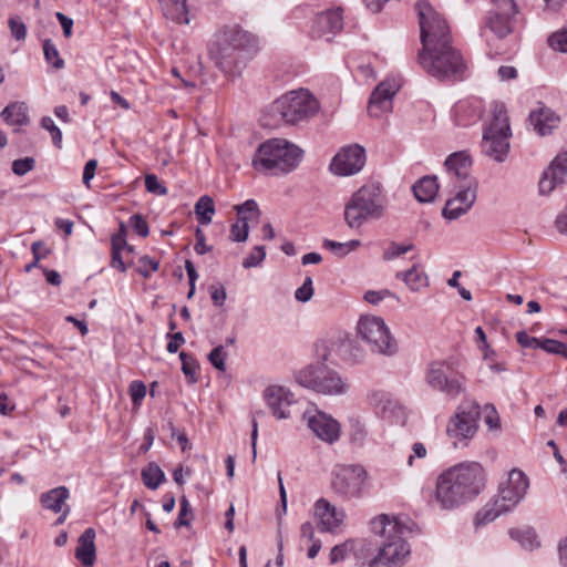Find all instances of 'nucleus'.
I'll return each mask as SVG.
<instances>
[{"label": "nucleus", "mask_w": 567, "mask_h": 567, "mask_svg": "<svg viewBox=\"0 0 567 567\" xmlns=\"http://www.w3.org/2000/svg\"><path fill=\"white\" fill-rule=\"evenodd\" d=\"M485 487V472L477 462H463L436 480L434 497L442 509H454L474 499Z\"/></svg>", "instance_id": "f257e3e1"}, {"label": "nucleus", "mask_w": 567, "mask_h": 567, "mask_svg": "<svg viewBox=\"0 0 567 567\" xmlns=\"http://www.w3.org/2000/svg\"><path fill=\"white\" fill-rule=\"evenodd\" d=\"M258 50L254 34L237 25L224 28L210 49L215 65L226 75H237Z\"/></svg>", "instance_id": "f03ea898"}, {"label": "nucleus", "mask_w": 567, "mask_h": 567, "mask_svg": "<svg viewBox=\"0 0 567 567\" xmlns=\"http://www.w3.org/2000/svg\"><path fill=\"white\" fill-rule=\"evenodd\" d=\"M371 532L383 538L379 550L371 559L364 557L362 565L369 567H401L409 557L410 546L403 535L406 527L396 517L381 514L370 523Z\"/></svg>", "instance_id": "7ed1b4c3"}, {"label": "nucleus", "mask_w": 567, "mask_h": 567, "mask_svg": "<svg viewBox=\"0 0 567 567\" xmlns=\"http://www.w3.org/2000/svg\"><path fill=\"white\" fill-rule=\"evenodd\" d=\"M302 157V150L286 140L272 138L262 143L254 158L252 166L261 173L288 174L296 169Z\"/></svg>", "instance_id": "20e7f679"}, {"label": "nucleus", "mask_w": 567, "mask_h": 567, "mask_svg": "<svg viewBox=\"0 0 567 567\" xmlns=\"http://www.w3.org/2000/svg\"><path fill=\"white\" fill-rule=\"evenodd\" d=\"M385 198L382 187L378 183H369L352 194L344 205L346 224L354 229L360 228L370 219L383 216Z\"/></svg>", "instance_id": "39448f33"}, {"label": "nucleus", "mask_w": 567, "mask_h": 567, "mask_svg": "<svg viewBox=\"0 0 567 567\" xmlns=\"http://www.w3.org/2000/svg\"><path fill=\"white\" fill-rule=\"evenodd\" d=\"M419 63L439 81L462 80L466 69L463 56L452 44L423 49Z\"/></svg>", "instance_id": "423d86ee"}, {"label": "nucleus", "mask_w": 567, "mask_h": 567, "mask_svg": "<svg viewBox=\"0 0 567 567\" xmlns=\"http://www.w3.org/2000/svg\"><path fill=\"white\" fill-rule=\"evenodd\" d=\"M529 487L527 475L519 470H512L505 483L499 485L498 495L477 514L480 524L493 522L499 515L513 511L524 498Z\"/></svg>", "instance_id": "0eeeda50"}, {"label": "nucleus", "mask_w": 567, "mask_h": 567, "mask_svg": "<svg viewBox=\"0 0 567 567\" xmlns=\"http://www.w3.org/2000/svg\"><path fill=\"white\" fill-rule=\"evenodd\" d=\"M458 360L450 357L427 364L425 383L450 400H455L466 391V377L458 370Z\"/></svg>", "instance_id": "6e6552de"}, {"label": "nucleus", "mask_w": 567, "mask_h": 567, "mask_svg": "<svg viewBox=\"0 0 567 567\" xmlns=\"http://www.w3.org/2000/svg\"><path fill=\"white\" fill-rule=\"evenodd\" d=\"M316 97L306 89L282 94L271 104V112L287 124H297L308 120L318 111Z\"/></svg>", "instance_id": "1a4fd4ad"}, {"label": "nucleus", "mask_w": 567, "mask_h": 567, "mask_svg": "<svg viewBox=\"0 0 567 567\" xmlns=\"http://www.w3.org/2000/svg\"><path fill=\"white\" fill-rule=\"evenodd\" d=\"M415 8L423 49L452 44L450 27L445 18L425 0L417 1Z\"/></svg>", "instance_id": "9d476101"}, {"label": "nucleus", "mask_w": 567, "mask_h": 567, "mask_svg": "<svg viewBox=\"0 0 567 567\" xmlns=\"http://www.w3.org/2000/svg\"><path fill=\"white\" fill-rule=\"evenodd\" d=\"M481 406L473 400H463L455 414L450 419L446 434L455 447H464L475 436L478 430Z\"/></svg>", "instance_id": "9b49d317"}, {"label": "nucleus", "mask_w": 567, "mask_h": 567, "mask_svg": "<svg viewBox=\"0 0 567 567\" xmlns=\"http://www.w3.org/2000/svg\"><path fill=\"white\" fill-rule=\"evenodd\" d=\"M357 330L371 352L386 357L398 352V343L382 318L362 317L358 322Z\"/></svg>", "instance_id": "f8f14e48"}, {"label": "nucleus", "mask_w": 567, "mask_h": 567, "mask_svg": "<svg viewBox=\"0 0 567 567\" xmlns=\"http://www.w3.org/2000/svg\"><path fill=\"white\" fill-rule=\"evenodd\" d=\"M296 380L301 386L326 395L343 394L348 389L338 372L320 365L302 369Z\"/></svg>", "instance_id": "ddd939ff"}, {"label": "nucleus", "mask_w": 567, "mask_h": 567, "mask_svg": "<svg viewBox=\"0 0 567 567\" xmlns=\"http://www.w3.org/2000/svg\"><path fill=\"white\" fill-rule=\"evenodd\" d=\"M331 488L343 499L359 498L362 495L367 472L361 465H336L332 470Z\"/></svg>", "instance_id": "4468645a"}, {"label": "nucleus", "mask_w": 567, "mask_h": 567, "mask_svg": "<svg viewBox=\"0 0 567 567\" xmlns=\"http://www.w3.org/2000/svg\"><path fill=\"white\" fill-rule=\"evenodd\" d=\"M518 12L515 0H494L486 17V25L497 38L503 39L514 31Z\"/></svg>", "instance_id": "2eb2a0df"}, {"label": "nucleus", "mask_w": 567, "mask_h": 567, "mask_svg": "<svg viewBox=\"0 0 567 567\" xmlns=\"http://www.w3.org/2000/svg\"><path fill=\"white\" fill-rule=\"evenodd\" d=\"M454 196L446 200L442 215L445 219L455 220L466 214L477 197V181H470L465 185L453 186Z\"/></svg>", "instance_id": "dca6fc26"}, {"label": "nucleus", "mask_w": 567, "mask_h": 567, "mask_svg": "<svg viewBox=\"0 0 567 567\" xmlns=\"http://www.w3.org/2000/svg\"><path fill=\"white\" fill-rule=\"evenodd\" d=\"M365 163V150L358 145L341 148L330 163V171L338 176H350L359 173Z\"/></svg>", "instance_id": "f3484780"}, {"label": "nucleus", "mask_w": 567, "mask_h": 567, "mask_svg": "<svg viewBox=\"0 0 567 567\" xmlns=\"http://www.w3.org/2000/svg\"><path fill=\"white\" fill-rule=\"evenodd\" d=\"M303 419L307 420L312 433L323 442L332 444L340 437V424L337 420L321 411L313 414L306 412Z\"/></svg>", "instance_id": "a211bd4d"}, {"label": "nucleus", "mask_w": 567, "mask_h": 567, "mask_svg": "<svg viewBox=\"0 0 567 567\" xmlns=\"http://www.w3.org/2000/svg\"><path fill=\"white\" fill-rule=\"evenodd\" d=\"M342 28V10H328L316 16L310 29V37L312 39H323L329 42Z\"/></svg>", "instance_id": "6ab92c4d"}, {"label": "nucleus", "mask_w": 567, "mask_h": 567, "mask_svg": "<svg viewBox=\"0 0 567 567\" xmlns=\"http://www.w3.org/2000/svg\"><path fill=\"white\" fill-rule=\"evenodd\" d=\"M444 165L450 177L451 187L465 185L470 181H476V178L471 175L472 158L470 154L464 151L451 154L445 159Z\"/></svg>", "instance_id": "aec40b11"}, {"label": "nucleus", "mask_w": 567, "mask_h": 567, "mask_svg": "<svg viewBox=\"0 0 567 567\" xmlns=\"http://www.w3.org/2000/svg\"><path fill=\"white\" fill-rule=\"evenodd\" d=\"M264 399L276 419L285 420L290 416L289 408L295 403V398L288 389L269 385L264 391Z\"/></svg>", "instance_id": "412c9836"}, {"label": "nucleus", "mask_w": 567, "mask_h": 567, "mask_svg": "<svg viewBox=\"0 0 567 567\" xmlns=\"http://www.w3.org/2000/svg\"><path fill=\"white\" fill-rule=\"evenodd\" d=\"M400 85L395 81H383L372 92L368 112L371 116L379 117L381 114L392 110V99L399 91Z\"/></svg>", "instance_id": "4be33fe9"}, {"label": "nucleus", "mask_w": 567, "mask_h": 567, "mask_svg": "<svg viewBox=\"0 0 567 567\" xmlns=\"http://www.w3.org/2000/svg\"><path fill=\"white\" fill-rule=\"evenodd\" d=\"M567 175V150L559 153L550 163L549 167L544 172L538 183L539 193L548 195L554 188L564 183Z\"/></svg>", "instance_id": "5701e85b"}, {"label": "nucleus", "mask_w": 567, "mask_h": 567, "mask_svg": "<svg viewBox=\"0 0 567 567\" xmlns=\"http://www.w3.org/2000/svg\"><path fill=\"white\" fill-rule=\"evenodd\" d=\"M512 133L498 132L497 130H484L482 138L483 153L495 159L496 162H504L509 151V142Z\"/></svg>", "instance_id": "b1692460"}, {"label": "nucleus", "mask_w": 567, "mask_h": 567, "mask_svg": "<svg viewBox=\"0 0 567 567\" xmlns=\"http://www.w3.org/2000/svg\"><path fill=\"white\" fill-rule=\"evenodd\" d=\"M313 514L319 519L322 532H331L339 527L344 518V513L338 511L326 498H319L313 506Z\"/></svg>", "instance_id": "393cba45"}, {"label": "nucleus", "mask_w": 567, "mask_h": 567, "mask_svg": "<svg viewBox=\"0 0 567 567\" xmlns=\"http://www.w3.org/2000/svg\"><path fill=\"white\" fill-rule=\"evenodd\" d=\"M95 537V529L89 527L78 539L74 556L84 567L93 566L96 560Z\"/></svg>", "instance_id": "a878e982"}, {"label": "nucleus", "mask_w": 567, "mask_h": 567, "mask_svg": "<svg viewBox=\"0 0 567 567\" xmlns=\"http://www.w3.org/2000/svg\"><path fill=\"white\" fill-rule=\"evenodd\" d=\"M529 123L538 135L545 136L558 127L560 117L553 110L542 106L529 114Z\"/></svg>", "instance_id": "bb28decb"}, {"label": "nucleus", "mask_w": 567, "mask_h": 567, "mask_svg": "<svg viewBox=\"0 0 567 567\" xmlns=\"http://www.w3.org/2000/svg\"><path fill=\"white\" fill-rule=\"evenodd\" d=\"M482 116V104L478 100L460 101L453 107L454 122L458 126H470Z\"/></svg>", "instance_id": "cd10ccee"}, {"label": "nucleus", "mask_w": 567, "mask_h": 567, "mask_svg": "<svg viewBox=\"0 0 567 567\" xmlns=\"http://www.w3.org/2000/svg\"><path fill=\"white\" fill-rule=\"evenodd\" d=\"M164 17L178 24H188L187 0H159Z\"/></svg>", "instance_id": "c85d7f7f"}, {"label": "nucleus", "mask_w": 567, "mask_h": 567, "mask_svg": "<svg viewBox=\"0 0 567 567\" xmlns=\"http://www.w3.org/2000/svg\"><path fill=\"white\" fill-rule=\"evenodd\" d=\"M69 496V489L65 486H59L42 493L40 496V503L45 509L60 513L62 508L66 506L65 502Z\"/></svg>", "instance_id": "c756f323"}, {"label": "nucleus", "mask_w": 567, "mask_h": 567, "mask_svg": "<svg viewBox=\"0 0 567 567\" xmlns=\"http://www.w3.org/2000/svg\"><path fill=\"white\" fill-rule=\"evenodd\" d=\"M439 192V184L435 176H424L413 186L415 198L420 203H431Z\"/></svg>", "instance_id": "7c9ffc66"}, {"label": "nucleus", "mask_w": 567, "mask_h": 567, "mask_svg": "<svg viewBox=\"0 0 567 567\" xmlns=\"http://www.w3.org/2000/svg\"><path fill=\"white\" fill-rule=\"evenodd\" d=\"M395 277L403 280L411 291H420L429 285L427 275L416 265L406 271H398Z\"/></svg>", "instance_id": "2f4dec72"}, {"label": "nucleus", "mask_w": 567, "mask_h": 567, "mask_svg": "<svg viewBox=\"0 0 567 567\" xmlns=\"http://www.w3.org/2000/svg\"><path fill=\"white\" fill-rule=\"evenodd\" d=\"M10 125L23 126L29 123L28 106L23 102H14L6 106L1 113Z\"/></svg>", "instance_id": "473e14b6"}, {"label": "nucleus", "mask_w": 567, "mask_h": 567, "mask_svg": "<svg viewBox=\"0 0 567 567\" xmlns=\"http://www.w3.org/2000/svg\"><path fill=\"white\" fill-rule=\"evenodd\" d=\"M489 113L492 116L491 122L485 130H497L498 132L511 133L509 120L506 107L503 103L493 102L491 104Z\"/></svg>", "instance_id": "72a5a7b5"}, {"label": "nucleus", "mask_w": 567, "mask_h": 567, "mask_svg": "<svg viewBox=\"0 0 567 567\" xmlns=\"http://www.w3.org/2000/svg\"><path fill=\"white\" fill-rule=\"evenodd\" d=\"M512 539L518 542L524 549L534 550L540 547L536 532L530 528H512L508 530Z\"/></svg>", "instance_id": "f704fd0d"}, {"label": "nucleus", "mask_w": 567, "mask_h": 567, "mask_svg": "<svg viewBox=\"0 0 567 567\" xmlns=\"http://www.w3.org/2000/svg\"><path fill=\"white\" fill-rule=\"evenodd\" d=\"M195 213L199 224H209L212 221L213 215L215 214V205L212 197L207 195L199 197L195 204Z\"/></svg>", "instance_id": "c9c22d12"}, {"label": "nucleus", "mask_w": 567, "mask_h": 567, "mask_svg": "<svg viewBox=\"0 0 567 567\" xmlns=\"http://www.w3.org/2000/svg\"><path fill=\"white\" fill-rule=\"evenodd\" d=\"M142 480L147 488L156 489L165 480V474L157 464L150 463L142 471Z\"/></svg>", "instance_id": "e433bc0d"}, {"label": "nucleus", "mask_w": 567, "mask_h": 567, "mask_svg": "<svg viewBox=\"0 0 567 567\" xmlns=\"http://www.w3.org/2000/svg\"><path fill=\"white\" fill-rule=\"evenodd\" d=\"M360 245L361 243L357 239L347 243H339L330 239L323 240V247L332 251L338 257L347 256L350 251L355 250Z\"/></svg>", "instance_id": "4c0bfd02"}, {"label": "nucleus", "mask_w": 567, "mask_h": 567, "mask_svg": "<svg viewBox=\"0 0 567 567\" xmlns=\"http://www.w3.org/2000/svg\"><path fill=\"white\" fill-rule=\"evenodd\" d=\"M43 54L45 61L55 70L64 68V60L60 56L59 51L51 39H45L43 41Z\"/></svg>", "instance_id": "58836bf2"}, {"label": "nucleus", "mask_w": 567, "mask_h": 567, "mask_svg": "<svg viewBox=\"0 0 567 567\" xmlns=\"http://www.w3.org/2000/svg\"><path fill=\"white\" fill-rule=\"evenodd\" d=\"M357 550V543L353 540H347L340 545H336L331 548L329 560L330 564H337L344 560L348 555Z\"/></svg>", "instance_id": "ea45409f"}, {"label": "nucleus", "mask_w": 567, "mask_h": 567, "mask_svg": "<svg viewBox=\"0 0 567 567\" xmlns=\"http://www.w3.org/2000/svg\"><path fill=\"white\" fill-rule=\"evenodd\" d=\"M339 351L342 359L349 363H357L363 359V351L349 340L339 344Z\"/></svg>", "instance_id": "a19ab883"}, {"label": "nucleus", "mask_w": 567, "mask_h": 567, "mask_svg": "<svg viewBox=\"0 0 567 567\" xmlns=\"http://www.w3.org/2000/svg\"><path fill=\"white\" fill-rule=\"evenodd\" d=\"M238 219L244 223H248V220L258 217L260 212L258 209V205L254 199H248L244 204L236 207Z\"/></svg>", "instance_id": "79ce46f5"}, {"label": "nucleus", "mask_w": 567, "mask_h": 567, "mask_svg": "<svg viewBox=\"0 0 567 567\" xmlns=\"http://www.w3.org/2000/svg\"><path fill=\"white\" fill-rule=\"evenodd\" d=\"M179 359L182 361V371L189 379L190 383H195L197 381L196 371H197V362L193 358L192 354L186 352L179 353Z\"/></svg>", "instance_id": "37998d69"}, {"label": "nucleus", "mask_w": 567, "mask_h": 567, "mask_svg": "<svg viewBox=\"0 0 567 567\" xmlns=\"http://www.w3.org/2000/svg\"><path fill=\"white\" fill-rule=\"evenodd\" d=\"M548 45L559 52H567V24L548 38Z\"/></svg>", "instance_id": "c03bdc74"}, {"label": "nucleus", "mask_w": 567, "mask_h": 567, "mask_svg": "<svg viewBox=\"0 0 567 567\" xmlns=\"http://www.w3.org/2000/svg\"><path fill=\"white\" fill-rule=\"evenodd\" d=\"M414 249L413 244H398L392 241L383 254L384 260H393Z\"/></svg>", "instance_id": "a18cd8bd"}, {"label": "nucleus", "mask_w": 567, "mask_h": 567, "mask_svg": "<svg viewBox=\"0 0 567 567\" xmlns=\"http://www.w3.org/2000/svg\"><path fill=\"white\" fill-rule=\"evenodd\" d=\"M266 257V249L264 246H255L252 251L243 260V267L248 269L259 266Z\"/></svg>", "instance_id": "49530a36"}, {"label": "nucleus", "mask_w": 567, "mask_h": 567, "mask_svg": "<svg viewBox=\"0 0 567 567\" xmlns=\"http://www.w3.org/2000/svg\"><path fill=\"white\" fill-rule=\"evenodd\" d=\"M188 515L192 516V506H190L188 499L186 498V496H182L181 501H179V513H178L177 519L174 524L175 527L181 528L183 526H188L189 525V519L187 518Z\"/></svg>", "instance_id": "de8ad7c7"}, {"label": "nucleus", "mask_w": 567, "mask_h": 567, "mask_svg": "<svg viewBox=\"0 0 567 567\" xmlns=\"http://www.w3.org/2000/svg\"><path fill=\"white\" fill-rule=\"evenodd\" d=\"M158 261L148 257V256H143L140 258V261H138V267H137V272L144 277V278H150L151 275L156 271L158 269Z\"/></svg>", "instance_id": "09e8293b"}, {"label": "nucleus", "mask_w": 567, "mask_h": 567, "mask_svg": "<svg viewBox=\"0 0 567 567\" xmlns=\"http://www.w3.org/2000/svg\"><path fill=\"white\" fill-rule=\"evenodd\" d=\"M41 126L50 132L53 144L60 148L62 143V132L54 124V121L50 116H44L41 120Z\"/></svg>", "instance_id": "8fccbe9b"}, {"label": "nucleus", "mask_w": 567, "mask_h": 567, "mask_svg": "<svg viewBox=\"0 0 567 567\" xmlns=\"http://www.w3.org/2000/svg\"><path fill=\"white\" fill-rule=\"evenodd\" d=\"M34 166L35 161L33 157L19 158L12 162V172L18 176H23L32 171Z\"/></svg>", "instance_id": "3c124183"}, {"label": "nucleus", "mask_w": 567, "mask_h": 567, "mask_svg": "<svg viewBox=\"0 0 567 567\" xmlns=\"http://www.w3.org/2000/svg\"><path fill=\"white\" fill-rule=\"evenodd\" d=\"M249 233L248 223L240 221L238 219L237 223L231 225L230 228V239L233 241L243 243L247 240Z\"/></svg>", "instance_id": "603ef678"}, {"label": "nucleus", "mask_w": 567, "mask_h": 567, "mask_svg": "<svg viewBox=\"0 0 567 567\" xmlns=\"http://www.w3.org/2000/svg\"><path fill=\"white\" fill-rule=\"evenodd\" d=\"M225 358L226 353L224 346L215 347L208 354L209 362L219 371L226 370Z\"/></svg>", "instance_id": "864d4df0"}, {"label": "nucleus", "mask_w": 567, "mask_h": 567, "mask_svg": "<svg viewBox=\"0 0 567 567\" xmlns=\"http://www.w3.org/2000/svg\"><path fill=\"white\" fill-rule=\"evenodd\" d=\"M111 244H112V251L113 252H116V251H120L122 252V250L127 247V241H126V226L124 223H120V229L116 234H114L111 238Z\"/></svg>", "instance_id": "5fc2aeb1"}, {"label": "nucleus", "mask_w": 567, "mask_h": 567, "mask_svg": "<svg viewBox=\"0 0 567 567\" xmlns=\"http://www.w3.org/2000/svg\"><path fill=\"white\" fill-rule=\"evenodd\" d=\"M8 23L12 37L17 41H23L27 37V27L22 20L19 17H13L9 19Z\"/></svg>", "instance_id": "6e6d98bb"}, {"label": "nucleus", "mask_w": 567, "mask_h": 567, "mask_svg": "<svg viewBox=\"0 0 567 567\" xmlns=\"http://www.w3.org/2000/svg\"><path fill=\"white\" fill-rule=\"evenodd\" d=\"M130 226L143 238L150 234L147 221L141 214H134L130 217Z\"/></svg>", "instance_id": "4d7b16f0"}, {"label": "nucleus", "mask_w": 567, "mask_h": 567, "mask_svg": "<svg viewBox=\"0 0 567 567\" xmlns=\"http://www.w3.org/2000/svg\"><path fill=\"white\" fill-rule=\"evenodd\" d=\"M145 187L148 193L156 195H166L167 188L161 184L156 175L150 174L145 176Z\"/></svg>", "instance_id": "13d9d810"}, {"label": "nucleus", "mask_w": 567, "mask_h": 567, "mask_svg": "<svg viewBox=\"0 0 567 567\" xmlns=\"http://www.w3.org/2000/svg\"><path fill=\"white\" fill-rule=\"evenodd\" d=\"M130 394L134 405L141 403L146 395V386L142 381H133L130 384Z\"/></svg>", "instance_id": "bf43d9fd"}, {"label": "nucleus", "mask_w": 567, "mask_h": 567, "mask_svg": "<svg viewBox=\"0 0 567 567\" xmlns=\"http://www.w3.org/2000/svg\"><path fill=\"white\" fill-rule=\"evenodd\" d=\"M388 297H393L395 298V295L392 293L390 290L388 289H382V290H368L364 296H363V299L371 303V305H378L380 301H382L383 299L388 298Z\"/></svg>", "instance_id": "052dcab7"}, {"label": "nucleus", "mask_w": 567, "mask_h": 567, "mask_svg": "<svg viewBox=\"0 0 567 567\" xmlns=\"http://www.w3.org/2000/svg\"><path fill=\"white\" fill-rule=\"evenodd\" d=\"M516 341L522 348L538 349L540 339L532 337L522 330L516 333Z\"/></svg>", "instance_id": "680f3d73"}, {"label": "nucleus", "mask_w": 567, "mask_h": 567, "mask_svg": "<svg viewBox=\"0 0 567 567\" xmlns=\"http://www.w3.org/2000/svg\"><path fill=\"white\" fill-rule=\"evenodd\" d=\"M367 435H368V431L362 423L357 421L355 423L352 424V426H351L352 442L361 445V444H363Z\"/></svg>", "instance_id": "e2e57ef3"}, {"label": "nucleus", "mask_w": 567, "mask_h": 567, "mask_svg": "<svg viewBox=\"0 0 567 567\" xmlns=\"http://www.w3.org/2000/svg\"><path fill=\"white\" fill-rule=\"evenodd\" d=\"M166 337L169 339V342L167 343L166 347L169 353H176L178 351V348L185 343V338L182 332H168Z\"/></svg>", "instance_id": "0e129e2a"}, {"label": "nucleus", "mask_w": 567, "mask_h": 567, "mask_svg": "<svg viewBox=\"0 0 567 567\" xmlns=\"http://www.w3.org/2000/svg\"><path fill=\"white\" fill-rule=\"evenodd\" d=\"M485 423L489 429H498L499 427V416L497 411L493 405L485 406Z\"/></svg>", "instance_id": "69168bd1"}, {"label": "nucleus", "mask_w": 567, "mask_h": 567, "mask_svg": "<svg viewBox=\"0 0 567 567\" xmlns=\"http://www.w3.org/2000/svg\"><path fill=\"white\" fill-rule=\"evenodd\" d=\"M561 342L554 339H540L539 348L547 353L558 354Z\"/></svg>", "instance_id": "338daca9"}, {"label": "nucleus", "mask_w": 567, "mask_h": 567, "mask_svg": "<svg viewBox=\"0 0 567 567\" xmlns=\"http://www.w3.org/2000/svg\"><path fill=\"white\" fill-rule=\"evenodd\" d=\"M96 167H97L96 159H90L86 162L84 169H83V184L86 187H90V182L95 175Z\"/></svg>", "instance_id": "774afa93"}]
</instances>
